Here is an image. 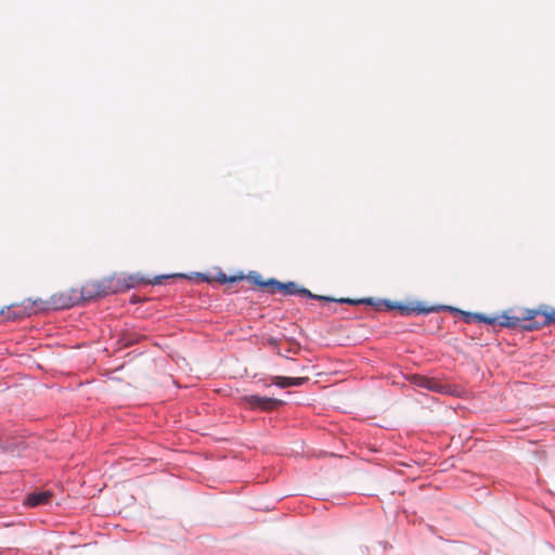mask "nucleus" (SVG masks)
I'll return each mask as SVG.
<instances>
[{
    "label": "nucleus",
    "instance_id": "f257e3e1",
    "mask_svg": "<svg viewBox=\"0 0 555 555\" xmlns=\"http://www.w3.org/2000/svg\"><path fill=\"white\" fill-rule=\"evenodd\" d=\"M113 283L114 278H108L99 282L89 283L81 287V289H77L79 304L83 305L88 301L116 294V288H113Z\"/></svg>",
    "mask_w": 555,
    "mask_h": 555
},
{
    "label": "nucleus",
    "instance_id": "f03ea898",
    "mask_svg": "<svg viewBox=\"0 0 555 555\" xmlns=\"http://www.w3.org/2000/svg\"><path fill=\"white\" fill-rule=\"evenodd\" d=\"M240 404L253 411L271 412L286 404L282 399L260 395H244L240 398Z\"/></svg>",
    "mask_w": 555,
    "mask_h": 555
},
{
    "label": "nucleus",
    "instance_id": "7ed1b4c3",
    "mask_svg": "<svg viewBox=\"0 0 555 555\" xmlns=\"http://www.w3.org/2000/svg\"><path fill=\"white\" fill-rule=\"evenodd\" d=\"M28 449L29 443L23 436H8L0 439V451L12 459L25 457Z\"/></svg>",
    "mask_w": 555,
    "mask_h": 555
},
{
    "label": "nucleus",
    "instance_id": "20e7f679",
    "mask_svg": "<svg viewBox=\"0 0 555 555\" xmlns=\"http://www.w3.org/2000/svg\"><path fill=\"white\" fill-rule=\"evenodd\" d=\"M50 305L52 306L53 311L67 310L75 306H80L77 297V289L70 288L64 293L53 294L50 297Z\"/></svg>",
    "mask_w": 555,
    "mask_h": 555
},
{
    "label": "nucleus",
    "instance_id": "39448f33",
    "mask_svg": "<svg viewBox=\"0 0 555 555\" xmlns=\"http://www.w3.org/2000/svg\"><path fill=\"white\" fill-rule=\"evenodd\" d=\"M52 496L53 493L50 490L36 489L25 495L23 504L27 508H36L50 504Z\"/></svg>",
    "mask_w": 555,
    "mask_h": 555
},
{
    "label": "nucleus",
    "instance_id": "423d86ee",
    "mask_svg": "<svg viewBox=\"0 0 555 555\" xmlns=\"http://www.w3.org/2000/svg\"><path fill=\"white\" fill-rule=\"evenodd\" d=\"M414 384L420 388H424V389H427L433 392L442 393V395L452 393L450 385L441 384L437 379L430 378L427 376H420V375L415 376Z\"/></svg>",
    "mask_w": 555,
    "mask_h": 555
},
{
    "label": "nucleus",
    "instance_id": "0eeeda50",
    "mask_svg": "<svg viewBox=\"0 0 555 555\" xmlns=\"http://www.w3.org/2000/svg\"><path fill=\"white\" fill-rule=\"evenodd\" d=\"M140 283L141 284H150V279L145 278L144 275H141L140 273L130 274L127 278H124L122 280L114 279L113 288H116V294H117V293H122V292L132 289Z\"/></svg>",
    "mask_w": 555,
    "mask_h": 555
},
{
    "label": "nucleus",
    "instance_id": "6e6552de",
    "mask_svg": "<svg viewBox=\"0 0 555 555\" xmlns=\"http://www.w3.org/2000/svg\"><path fill=\"white\" fill-rule=\"evenodd\" d=\"M428 307L429 306H427L423 301H415V302L397 301L396 311H398L403 317H409L412 314L427 315Z\"/></svg>",
    "mask_w": 555,
    "mask_h": 555
},
{
    "label": "nucleus",
    "instance_id": "1a4fd4ad",
    "mask_svg": "<svg viewBox=\"0 0 555 555\" xmlns=\"http://www.w3.org/2000/svg\"><path fill=\"white\" fill-rule=\"evenodd\" d=\"M271 384H274L275 387L280 389H286L291 387H301L306 385L310 378L307 376H281V375H270Z\"/></svg>",
    "mask_w": 555,
    "mask_h": 555
},
{
    "label": "nucleus",
    "instance_id": "9d476101",
    "mask_svg": "<svg viewBox=\"0 0 555 555\" xmlns=\"http://www.w3.org/2000/svg\"><path fill=\"white\" fill-rule=\"evenodd\" d=\"M304 289H305V287L299 285L297 282H294V281L281 282V281H279V287H276V293H280L283 296H298L301 298Z\"/></svg>",
    "mask_w": 555,
    "mask_h": 555
},
{
    "label": "nucleus",
    "instance_id": "9b49d317",
    "mask_svg": "<svg viewBox=\"0 0 555 555\" xmlns=\"http://www.w3.org/2000/svg\"><path fill=\"white\" fill-rule=\"evenodd\" d=\"M490 319L494 320V325H499L501 327L505 328H516L520 327V318L516 315H509L507 311L502 312L501 315L492 317L490 315Z\"/></svg>",
    "mask_w": 555,
    "mask_h": 555
},
{
    "label": "nucleus",
    "instance_id": "f8f14e48",
    "mask_svg": "<svg viewBox=\"0 0 555 555\" xmlns=\"http://www.w3.org/2000/svg\"><path fill=\"white\" fill-rule=\"evenodd\" d=\"M461 319L466 323L470 324L473 322L485 323L487 325H494L495 319H490V315L482 312H470L463 310L461 314Z\"/></svg>",
    "mask_w": 555,
    "mask_h": 555
},
{
    "label": "nucleus",
    "instance_id": "ddd939ff",
    "mask_svg": "<svg viewBox=\"0 0 555 555\" xmlns=\"http://www.w3.org/2000/svg\"><path fill=\"white\" fill-rule=\"evenodd\" d=\"M25 305H26L27 309L29 310L30 315L38 314L41 312L53 311L52 306L50 305V299L49 300L36 299L34 301L28 299V300H25Z\"/></svg>",
    "mask_w": 555,
    "mask_h": 555
},
{
    "label": "nucleus",
    "instance_id": "4468645a",
    "mask_svg": "<svg viewBox=\"0 0 555 555\" xmlns=\"http://www.w3.org/2000/svg\"><path fill=\"white\" fill-rule=\"evenodd\" d=\"M30 317L29 310L27 309L25 301L23 306L11 305L8 307V312L5 314V320L14 321L23 318Z\"/></svg>",
    "mask_w": 555,
    "mask_h": 555
},
{
    "label": "nucleus",
    "instance_id": "2eb2a0df",
    "mask_svg": "<svg viewBox=\"0 0 555 555\" xmlns=\"http://www.w3.org/2000/svg\"><path fill=\"white\" fill-rule=\"evenodd\" d=\"M546 304H541L537 308H526L524 309L520 318L521 321H534L538 318H544Z\"/></svg>",
    "mask_w": 555,
    "mask_h": 555
},
{
    "label": "nucleus",
    "instance_id": "dca6fc26",
    "mask_svg": "<svg viewBox=\"0 0 555 555\" xmlns=\"http://www.w3.org/2000/svg\"><path fill=\"white\" fill-rule=\"evenodd\" d=\"M450 312L452 314H459L461 317L463 310L453 306L448 305H433L428 307V314L429 313H438V312Z\"/></svg>",
    "mask_w": 555,
    "mask_h": 555
},
{
    "label": "nucleus",
    "instance_id": "f3484780",
    "mask_svg": "<svg viewBox=\"0 0 555 555\" xmlns=\"http://www.w3.org/2000/svg\"><path fill=\"white\" fill-rule=\"evenodd\" d=\"M169 279H191L184 273H172V274H159L155 275L152 281H150V284L153 285H163L165 281Z\"/></svg>",
    "mask_w": 555,
    "mask_h": 555
},
{
    "label": "nucleus",
    "instance_id": "a211bd4d",
    "mask_svg": "<svg viewBox=\"0 0 555 555\" xmlns=\"http://www.w3.org/2000/svg\"><path fill=\"white\" fill-rule=\"evenodd\" d=\"M544 326H546V324L544 323V318H543L541 320V322H538V320H534V321H521L519 328L522 332H534V331L541 330Z\"/></svg>",
    "mask_w": 555,
    "mask_h": 555
},
{
    "label": "nucleus",
    "instance_id": "6ab92c4d",
    "mask_svg": "<svg viewBox=\"0 0 555 555\" xmlns=\"http://www.w3.org/2000/svg\"><path fill=\"white\" fill-rule=\"evenodd\" d=\"M301 298H307V299L317 300V301H323V302H336V300H337V298H334V297H331V296L313 294L312 292H310L306 287H305V289L302 292V297Z\"/></svg>",
    "mask_w": 555,
    "mask_h": 555
},
{
    "label": "nucleus",
    "instance_id": "aec40b11",
    "mask_svg": "<svg viewBox=\"0 0 555 555\" xmlns=\"http://www.w3.org/2000/svg\"><path fill=\"white\" fill-rule=\"evenodd\" d=\"M141 336L135 333H125L119 339V343L124 345V347H131L138 344L141 340Z\"/></svg>",
    "mask_w": 555,
    "mask_h": 555
},
{
    "label": "nucleus",
    "instance_id": "412c9836",
    "mask_svg": "<svg viewBox=\"0 0 555 555\" xmlns=\"http://www.w3.org/2000/svg\"><path fill=\"white\" fill-rule=\"evenodd\" d=\"M276 287H279V280L275 278H269L263 280L261 289H267L269 294H276Z\"/></svg>",
    "mask_w": 555,
    "mask_h": 555
},
{
    "label": "nucleus",
    "instance_id": "4be33fe9",
    "mask_svg": "<svg viewBox=\"0 0 555 555\" xmlns=\"http://www.w3.org/2000/svg\"><path fill=\"white\" fill-rule=\"evenodd\" d=\"M245 280L249 281L253 285H256L261 288L263 279L258 271H249L245 274Z\"/></svg>",
    "mask_w": 555,
    "mask_h": 555
},
{
    "label": "nucleus",
    "instance_id": "5701e85b",
    "mask_svg": "<svg viewBox=\"0 0 555 555\" xmlns=\"http://www.w3.org/2000/svg\"><path fill=\"white\" fill-rule=\"evenodd\" d=\"M544 323L546 326L551 324H555V308L546 305L545 313H544Z\"/></svg>",
    "mask_w": 555,
    "mask_h": 555
},
{
    "label": "nucleus",
    "instance_id": "b1692460",
    "mask_svg": "<svg viewBox=\"0 0 555 555\" xmlns=\"http://www.w3.org/2000/svg\"><path fill=\"white\" fill-rule=\"evenodd\" d=\"M336 302L341 304V305H349V306L363 305L362 298L354 299V298H349V297L337 298Z\"/></svg>",
    "mask_w": 555,
    "mask_h": 555
},
{
    "label": "nucleus",
    "instance_id": "393cba45",
    "mask_svg": "<svg viewBox=\"0 0 555 555\" xmlns=\"http://www.w3.org/2000/svg\"><path fill=\"white\" fill-rule=\"evenodd\" d=\"M192 275H194L198 282L211 283L214 281V276H211L209 273L193 272Z\"/></svg>",
    "mask_w": 555,
    "mask_h": 555
},
{
    "label": "nucleus",
    "instance_id": "a878e982",
    "mask_svg": "<svg viewBox=\"0 0 555 555\" xmlns=\"http://www.w3.org/2000/svg\"><path fill=\"white\" fill-rule=\"evenodd\" d=\"M243 280H245V274L242 271L228 275V284H234Z\"/></svg>",
    "mask_w": 555,
    "mask_h": 555
},
{
    "label": "nucleus",
    "instance_id": "bb28decb",
    "mask_svg": "<svg viewBox=\"0 0 555 555\" xmlns=\"http://www.w3.org/2000/svg\"><path fill=\"white\" fill-rule=\"evenodd\" d=\"M380 298H374V297H363L362 302L365 306H371L374 308H378L382 306L383 302H379Z\"/></svg>",
    "mask_w": 555,
    "mask_h": 555
},
{
    "label": "nucleus",
    "instance_id": "cd10ccee",
    "mask_svg": "<svg viewBox=\"0 0 555 555\" xmlns=\"http://www.w3.org/2000/svg\"><path fill=\"white\" fill-rule=\"evenodd\" d=\"M379 302H383L382 306L385 307L386 310L388 311H392V310H396V307H397V300H391V299H387V298H382L379 299Z\"/></svg>",
    "mask_w": 555,
    "mask_h": 555
},
{
    "label": "nucleus",
    "instance_id": "c85d7f7f",
    "mask_svg": "<svg viewBox=\"0 0 555 555\" xmlns=\"http://www.w3.org/2000/svg\"><path fill=\"white\" fill-rule=\"evenodd\" d=\"M214 281H217L221 285L228 284V274H225L221 269H219L217 275L214 276Z\"/></svg>",
    "mask_w": 555,
    "mask_h": 555
},
{
    "label": "nucleus",
    "instance_id": "c756f323",
    "mask_svg": "<svg viewBox=\"0 0 555 555\" xmlns=\"http://www.w3.org/2000/svg\"><path fill=\"white\" fill-rule=\"evenodd\" d=\"M0 555H21L20 551L17 548H3L0 547Z\"/></svg>",
    "mask_w": 555,
    "mask_h": 555
},
{
    "label": "nucleus",
    "instance_id": "7c9ffc66",
    "mask_svg": "<svg viewBox=\"0 0 555 555\" xmlns=\"http://www.w3.org/2000/svg\"><path fill=\"white\" fill-rule=\"evenodd\" d=\"M254 377L257 378V382L261 383L263 385V387L274 386V384H271L270 376H268V377H258V375L256 374Z\"/></svg>",
    "mask_w": 555,
    "mask_h": 555
},
{
    "label": "nucleus",
    "instance_id": "2f4dec72",
    "mask_svg": "<svg viewBox=\"0 0 555 555\" xmlns=\"http://www.w3.org/2000/svg\"><path fill=\"white\" fill-rule=\"evenodd\" d=\"M268 344H269V346H271L272 348H275V347L279 345V340H278L276 338H274V337H270V338L268 339Z\"/></svg>",
    "mask_w": 555,
    "mask_h": 555
},
{
    "label": "nucleus",
    "instance_id": "473e14b6",
    "mask_svg": "<svg viewBox=\"0 0 555 555\" xmlns=\"http://www.w3.org/2000/svg\"><path fill=\"white\" fill-rule=\"evenodd\" d=\"M139 301H140V299L137 296H134V295L130 299V302L133 304V305L138 304Z\"/></svg>",
    "mask_w": 555,
    "mask_h": 555
},
{
    "label": "nucleus",
    "instance_id": "72a5a7b5",
    "mask_svg": "<svg viewBox=\"0 0 555 555\" xmlns=\"http://www.w3.org/2000/svg\"><path fill=\"white\" fill-rule=\"evenodd\" d=\"M0 314H4V310L3 309L0 310Z\"/></svg>",
    "mask_w": 555,
    "mask_h": 555
}]
</instances>
